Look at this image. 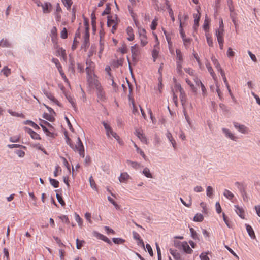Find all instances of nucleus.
<instances>
[{
    "instance_id": "nucleus-21",
    "label": "nucleus",
    "mask_w": 260,
    "mask_h": 260,
    "mask_svg": "<svg viewBox=\"0 0 260 260\" xmlns=\"http://www.w3.org/2000/svg\"><path fill=\"white\" fill-rule=\"evenodd\" d=\"M181 249L187 254H191L193 252L192 249L189 247L188 243L186 241H183Z\"/></svg>"
},
{
    "instance_id": "nucleus-20",
    "label": "nucleus",
    "mask_w": 260,
    "mask_h": 260,
    "mask_svg": "<svg viewBox=\"0 0 260 260\" xmlns=\"http://www.w3.org/2000/svg\"><path fill=\"white\" fill-rule=\"evenodd\" d=\"M41 6L42 8L44 13H49L52 10V5L49 2H46L43 4H41Z\"/></svg>"
},
{
    "instance_id": "nucleus-55",
    "label": "nucleus",
    "mask_w": 260,
    "mask_h": 260,
    "mask_svg": "<svg viewBox=\"0 0 260 260\" xmlns=\"http://www.w3.org/2000/svg\"><path fill=\"white\" fill-rule=\"evenodd\" d=\"M200 206L202 208V212L204 214H207L208 213V209L207 208L206 204L202 202L200 203Z\"/></svg>"
},
{
    "instance_id": "nucleus-30",
    "label": "nucleus",
    "mask_w": 260,
    "mask_h": 260,
    "mask_svg": "<svg viewBox=\"0 0 260 260\" xmlns=\"http://www.w3.org/2000/svg\"><path fill=\"white\" fill-rule=\"evenodd\" d=\"M246 228L250 237L252 239H254L255 238V235L252 228L248 224H246Z\"/></svg>"
},
{
    "instance_id": "nucleus-27",
    "label": "nucleus",
    "mask_w": 260,
    "mask_h": 260,
    "mask_svg": "<svg viewBox=\"0 0 260 260\" xmlns=\"http://www.w3.org/2000/svg\"><path fill=\"white\" fill-rule=\"evenodd\" d=\"M194 81L197 85L199 86L200 85L201 86L203 96H206L207 95V90L204 85L202 83V82L200 80L197 79H194Z\"/></svg>"
},
{
    "instance_id": "nucleus-19",
    "label": "nucleus",
    "mask_w": 260,
    "mask_h": 260,
    "mask_svg": "<svg viewBox=\"0 0 260 260\" xmlns=\"http://www.w3.org/2000/svg\"><path fill=\"white\" fill-rule=\"evenodd\" d=\"M126 33L127 36V39L129 41H132L135 39V35L133 29L128 26L126 29Z\"/></svg>"
},
{
    "instance_id": "nucleus-31",
    "label": "nucleus",
    "mask_w": 260,
    "mask_h": 260,
    "mask_svg": "<svg viewBox=\"0 0 260 260\" xmlns=\"http://www.w3.org/2000/svg\"><path fill=\"white\" fill-rule=\"evenodd\" d=\"M51 36L53 42L56 41L57 35V30L56 27L54 26L51 30Z\"/></svg>"
},
{
    "instance_id": "nucleus-32",
    "label": "nucleus",
    "mask_w": 260,
    "mask_h": 260,
    "mask_svg": "<svg viewBox=\"0 0 260 260\" xmlns=\"http://www.w3.org/2000/svg\"><path fill=\"white\" fill-rule=\"evenodd\" d=\"M223 195L230 200H232L234 197V194L231 191L226 189L224 190Z\"/></svg>"
},
{
    "instance_id": "nucleus-13",
    "label": "nucleus",
    "mask_w": 260,
    "mask_h": 260,
    "mask_svg": "<svg viewBox=\"0 0 260 260\" xmlns=\"http://www.w3.org/2000/svg\"><path fill=\"white\" fill-rule=\"evenodd\" d=\"M135 135L138 137V138L142 142L147 144V140L142 132V131L139 129H137L135 132Z\"/></svg>"
},
{
    "instance_id": "nucleus-64",
    "label": "nucleus",
    "mask_w": 260,
    "mask_h": 260,
    "mask_svg": "<svg viewBox=\"0 0 260 260\" xmlns=\"http://www.w3.org/2000/svg\"><path fill=\"white\" fill-rule=\"evenodd\" d=\"M183 242L176 241L174 242V246L178 249L181 250Z\"/></svg>"
},
{
    "instance_id": "nucleus-54",
    "label": "nucleus",
    "mask_w": 260,
    "mask_h": 260,
    "mask_svg": "<svg viewBox=\"0 0 260 260\" xmlns=\"http://www.w3.org/2000/svg\"><path fill=\"white\" fill-rule=\"evenodd\" d=\"M76 247L78 249H81L83 246V244L85 243V241L84 240H79L78 239H77L76 240Z\"/></svg>"
},
{
    "instance_id": "nucleus-29",
    "label": "nucleus",
    "mask_w": 260,
    "mask_h": 260,
    "mask_svg": "<svg viewBox=\"0 0 260 260\" xmlns=\"http://www.w3.org/2000/svg\"><path fill=\"white\" fill-rule=\"evenodd\" d=\"M166 136L167 138L169 139V141L172 144V146L174 149L176 148V143L175 140L173 139L172 134L170 132H168L166 134Z\"/></svg>"
},
{
    "instance_id": "nucleus-59",
    "label": "nucleus",
    "mask_w": 260,
    "mask_h": 260,
    "mask_svg": "<svg viewBox=\"0 0 260 260\" xmlns=\"http://www.w3.org/2000/svg\"><path fill=\"white\" fill-rule=\"evenodd\" d=\"M182 63L181 62H177V72L180 74H183V71L182 70Z\"/></svg>"
},
{
    "instance_id": "nucleus-47",
    "label": "nucleus",
    "mask_w": 260,
    "mask_h": 260,
    "mask_svg": "<svg viewBox=\"0 0 260 260\" xmlns=\"http://www.w3.org/2000/svg\"><path fill=\"white\" fill-rule=\"evenodd\" d=\"M89 182H90V186L91 187L95 190H97L98 189H97V187H96V184L92 177V176H90L89 177Z\"/></svg>"
},
{
    "instance_id": "nucleus-39",
    "label": "nucleus",
    "mask_w": 260,
    "mask_h": 260,
    "mask_svg": "<svg viewBox=\"0 0 260 260\" xmlns=\"http://www.w3.org/2000/svg\"><path fill=\"white\" fill-rule=\"evenodd\" d=\"M183 90V89L181 87V85L180 84H179V83H176L175 84V85H174V88L172 90V91L173 92V91H174L175 93H176L178 91H179V92H182Z\"/></svg>"
},
{
    "instance_id": "nucleus-8",
    "label": "nucleus",
    "mask_w": 260,
    "mask_h": 260,
    "mask_svg": "<svg viewBox=\"0 0 260 260\" xmlns=\"http://www.w3.org/2000/svg\"><path fill=\"white\" fill-rule=\"evenodd\" d=\"M132 56L134 61L137 62V57L140 54V48L138 44H135L131 48Z\"/></svg>"
},
{
    "instance_id": "nucleus-37",
    "label": "nucleus",
    "mask_w": 260,
    "mask_h": 260,
    "mask_svg": "<svg viewBox=\"0 0 260 260\" xmlns=\"http://www.w3.org/2000/svg\"><path fill=\"white\" fill-rule=\"evenodd\" d=\"M204 220V217L201 213H197L193 218V221L196 222H202Z\"/></svg>"
},
{
    "instance_id": "nucleus-61",
    "label": "nucleus",
    "mask_w": 260,
    "mask_h": 260,
    "mask_svg": "<svg viewBox=\"0 0 260 260\" xmlns=\"http://www.w3.org/2000/svg\"><path fill=\"white\" fill-rule=\"evenodd\" d=\"M61 38L64 39L68 37L67 30L66 28H64L61 31L60 33Z\"/></svg>"
},
{
    "instance_id": "nucleus-23",
    "label": "nucleus",
    "mask_w": 260,
    "mask_h": 260,
    "mask_svg": "<svg viewBox=\"0 0 260 260\" xmlns=\"http://www.w3.org/2000/svg\"><path fill=\"white\" fill-rule=\"evenodd\" d=\"M169 252L175 260H182L181 255L177 250L170 248Z\"/></svg>"
},
{
    "instance_id": "nucleus-36",
    "label": "nucleus",
    "mask_w": 260,
    "mask_h": 260,
    "mask_svg": "<svg viewBox=\"0 0 260 260\" xmlns=\"http://www.w3.org/2000/svg\"><path fill=\"white\" fill-rule=\"evenodd\" d=\"M142 173L147 178H153V176L150 172V171L148 168H145L143 170Z\"/></svg>"
},
{
    "instance_id": "nucleus-24",
    "label": "nucleus",
    "mask_w": 260,
    "mask_h": 260,
    "mask_svg": "<svg viewBox=\"0 0 260 260\" xmlns=\"http://www.w3.org/2000/svg\"><path fill=\"white\" fill-rule=\"evenodd\" d=\"M130 179V176L126 172L122 173L119 177V180L121 183H126Z\"/></svg>"
},
{
    "instance_id": "nucleus-9",
    "label": "nucleus",
    "mask_w": 260,
    "mask_h": 260,
    "mask_svg": "<svg viewBox=\"0 0 260 260\" xmlns=\"http://www.w3.org/2000/svg\"><path fill=\"white\" fill-rule=\"evenodd\" d=\"M103 124L106 130V135L108 138H110L112 136L113 138L117 137V134L114 131H113L110 125L105 122H103Z\"/></svg>"
},
{
    "instance_id": "nucleus-42",
    "label": "nucleus",
    "mask_w": 260,
    "mask_h": 260,
    "mask_svg": "<svg viewBox=\"0 0 260 260\" xmlns=\"http://www.w3.org/2000/svg\"><path fill=\"white\" fill-rule=\"evenodd\" d=\"M210 21L208 17L206 16L204 20L203 28L205 30H208L209 28Z\"/></svg>"
},
{
    "instance_id": "nucleus-3",
    "label": "nucleus",
    "mask_w": 260,
    "mask_h": 260,
    "mask_svg": "<svg viewBox=\"0 0 260 260\" xmlns=\"http://www.w3.org/2000/svg\"><path fill=\"white\" fill-rule=\"evenodd\" d=\"M138 33L139 39L140 42V45L142 47L145 46L148 43L146 30L143 28L138 27Z\"/></svg>"
},
{
    "instance_id": "nucleus-14",
    "label": "nucleus",
    "mask_w": 260,
    "mask_h": 260,
    "mask_svg": "<svg viewBox=\"0 0 260 260\" xmlns=\"http://www.w3.org/2000/svg\"><path fill=\"white\" fill-rule=\"evenodd\" d=\"M222 131L226 137L235 141L237 140L238 137L235 136L229 129L223 128Z\"/></svg>"
},
{
    "instance_id": "nucleus-1",
    "label": "nucleus",
    "mask_w": 260,
    "mask_h": 260,
    "mask_svg": "<svg viewBox=\"0 0 260 260\" xmlns=\"http://www.w3.org/2000/svg\"><path fill=\"white\" fill-rule=\"evenodd\" d=\"M87 82L89 86L94 90L102 86L95 74L87 75Z\"/></svg>"
},
{
    "instance_id": "nucleus-44",
    "label": "nucleus",
    "mask_w": 260,
    "mask_h": 260,
    "mask_svg": "<svg viewBox=\"0 0 260 260\" xmlns=\"http://www.w3.org/2000/svg\"><path fill=\"white\" fill-rule=\"evenodd\" d=\"M40 125V126L42 127L43 130L44 131V132L46 133V134L49 136V137H53V133L50 132L48 129L46 127V126L44 125L43 124H39Z\"/></svg>"
},
{
    "instance_id": "nucleus-25",
    "label": "nucleus",
    "mask_w": 260,
    "mask_h": 260,
    "mask_svg": "<svg viewBox=\"0 0 260 260\" xmlns=\"http://www.w3.org/2000/svg\"><path fill=\"white\" fill-rule=\"evenodd\" d=\"M211 60L212 61V62L215 66V67L216 68L217 70L221 73V72H223L224 71L221 68L220 64L219 62H218V60L214 57L212 56L211 57Z\"/></svg>"
},
{
    "instance_id": "nucleus-40",
    "label": "nucleus",
    "mask_w": 260,
    "mask_h": 260,
    "mask_svg": "<svg viewBox=\"0 0 260 260\" xmlns=\"http://www.w3.org/2000/svg\"><path fill=\"white\" fill-rule=\"evenodd\" d=\"M127 163L128 165L131 166L132 167L135 169H138L140 166L139 163L131 160H127Z\"/></svg>"
},
{
    "instance_id": "nucleus-12",
    "label": "nucleus",
    "mask_w": 260,
    "mask_h": 260,
    "mask_svg": "<svg viewBox=\"0 0 260 260\" xmlns=\"http://www.w3.org/2000/svg\"><path fill=\"white\" fill-rule=\"evenodd\" d=\"M56 55L61 57L63 60H66L67 59L66 50L58 46L56 47Z\"/></svg>"
},
{
    "instance_id": "nucleus-43",
    "label": "nucleus",
    "mask_w": 260,
    "mask_h": 260,
    "mask_svg": "<svg viewBox=\"0 0 260 260\" xmlns=\"http://www.w3.org/2000/svg\"><path fill=\"white\" fill-rule=\"evenodd\" d=\"M2 72H3V74L5 76L8 77L11 74V69H9L7 66H5L2 69Z\"/></svg>"
},
{
    "instance_id": "nucleus-18",
    "label": "nucleus",
    "mask_w": 260,
    "mask_h": 260,
    "mask_svg": "<svg viewBox=\"0 0 260 260\" xmlns=\"http://www.w3.org/2000/svg\"><path fill=\"white\" fill-rule=\"evenodd\" d=\"M235 185L239 189L240 191L242 194V196H243V200L245 201V198L246 197V192L245 191V187L244 186L243 184L241 183L237 182L235 183Z\"/></svg>"
},
{
    "instance_id": "nucleus-6",
    "label": "nucleus",
    "mask_w": 260,
    "mask_h": 260,
    "mask_svg": "<svg viewBox=\"0 0 260 260\" xmlns=\"http://www.w3.org/2000/svg\"><path fill=\"white\" fill-rule=\"evenodd\" d=\"M155 44L154 45L153 49L152 51V56L153 61L155 62L159 56V42L157 35H155Z\"/></svg>"
},
{
    "instance_id": "nucleus-38",
    "label": "nucleus",
    "mask_w": 260,
    "mask_h": 260,
    "mask_svg": "<svg viewBox=\"0 0 260 260\" xmlns=\"http://www.w3.org/2000/svg\"><path fill=\"white\" fill-rule=\"evenodd\" d=\"M0 46L2 47H9L10 46V43L8 40L3 39L0 41Z\"/></svg>"
},
{
    "instance_id": "nucleus-11",
    "label": "nucleus",
    "mask_w": 260,
    "mask_h": 260,
    "mask_svg": "<svg viewBox=\"0 0 260 260\" xmlns=\"http://www.w3.org/2000/svg\"><path fill=\"white\" fill-rule=\"evenodd\" d=\"M87 67L86 68V72L87 75L94 74V70L95 64L90 59H87L86 61Z\"/></svg>"
},
{
    "instance_id": "nucleus-17",
    "label": "nucleus",
    "mask_w": 260,
    "mask_h": 260,
    "mask_svg": "<svg viewBox=\"0 0 260 260\" xmlns=\"http://www.w3.org/2000/svg\"><path fill=\"white\" fill-rule=\"evenodd\" d=\"M25 130L27 133H28L30 135V137L33 139H35V140H40L41 139V137H40L38 133H37L36 132H35V131H34L33 130H32L31 129H30L28 127H25Z\"/></svg>"
},
{
    "instance_id": "nucleus-26",
    "label": "nucleus",
    "mask_w": 260,
    "mask_h": 260,
    "mask_svg": "<svg viewBox=\"0 0 260 260\" xmlns=\"http://www.w3.org/2000/svg\"><path fill=\"white\" fill-rule=\"evenodd\" d=\"M235 212L242 219L245 218V212L242 208L240 207L238 205H235Z\"/></svg>"
},
{
    "instance_id": "nucleus-10",
    "label": "nucleus",
    "mask_w": 260,
    "mask_h": 260,
    "mask_svg": "<svg viewBox=\"0 0 260 260\" xmlns=\"http://www.w3.org/2000/svg\"><path fill=\"white\" fill-rule=\"evenodd\" d=\"M234 127L240 133L243 134H247L249 132V128L243 124H241L238 122H233Z\"/></svg>"
},
{
    "instance_id": "nucleus-5",
    "label": "nucleus",
    "mask_w": 260,
    "mask_h": 260,
    "mask_svg": "<svg viewBox=\"0 0 260 260\" xmlns=\"http://www.w3.org/2000/svg\"><path fill=\"white\" fill-rule=\"evenodd\" d=\"M215 35L217 37L220 49H223L224 46V29H217Z\"/></svg>"
},
{
    "instance_id": "nucleus-63",
    "label": "nucleus",
    "mask_w": 260,
    "mask_h": 260,
    "mask_svg": "<svg viewBox=\"0 0 260 260\" xmlns=\"http://www.w3.org/2000/svg\"><path fill=\"white\" fill-rule=\"evenodd\" d=\"M20 137L19 136H15L10 138L11 142H18L20 140Z\"/></svg>"
},
{
    "instance_id": "nucleus-33",
    "label": "nucleus",
    "mask_w": 260,
    "mask_h": 260,
    "mask_svg": "<svg viewBox=\"0 0 260 260\" xmlns=\"http://www.w3.org/2000/svg\"><path fill=\"white\" fill-rule=\"evenodd\" d=\"M176 57H177V62H182L183 55H182V54L180 50L179 49H176Z\"/></svg>"
},
{
    "instance_id": "nucleus-53",
    "label": "nucleus",
    "mask_w": 260,
    "mask_h": 260,
    "mask_svg": "<svg viewBox=\"0 0 260 260\" xmlns=\"http://www.w3.org/2000/svg\"><path fill=\"white\" fill-rule=\"evenodd\" d=\"M50 184L55 188H57L59 186V182L54 179L49 178Z\"/></svg>"
},
{
    "instance_id": "nucleus-2",
    "label": "nucleus",
    "mask_w": 260,
    "mask_h": 260,
    "mask_svg": "<svg viewBox=\"0 0 260 260\" xmlns=\"http://www.w3.org/2000/svg\"><path fill=\"white\" fill-rule=\"evenodd\" d=\"M70 146L76 152H78L79 155L84 157L85 156L84 148L82 142L79 137H78L76 145H74L72 143H69Z\"/></svg>"
},
{
    "instance_id": "nucleus-60",
    "label": "nucleus",
    "mask_w": 260,
    "mask_h": 260,
    "mask_svg": "<svg viewBox=\"0 0 260 260\" xmlns=\"http://www.w3.org/2000/svg\"><path fill=\"white\" fill-rule=\"evenodd\" d=\"M56 198H57V199L58 202L61 205V206H64L66 204H65V202H64L63 200L62 199L61 196L60 194L57 193Z\"/></svg>"
},
{
    "instance_id": "nucleus-58",
    "label": "nucleus",
    "mask_w": 260,
    "mask_h": 260,
    "mask_svg": "<svg viewBox=\"0 0 260 260\" xmlns=\"http://www.w3.org/2000/svg\"><path fill=\"white\" fill-rule=\"evenodd\" d=\"M113 242L115 244H122L124 242V240L120 238H113Z\"/></svg>"
},
{
    "instance_id": "nucleus-15",
    "label": "nucleus",
    "mask_w": 260,
    "mask_h": 260,
    "mask_svg": "<svg viewBox=\"0 0 260 260\" xmlns=\"http://www.w3.org/2000/svg\"><path fill=\"white\" fill-rule=\"evenodd\" d=\"M164 34L166 36L167 41L168 43L169 47L170 48L172 46V38L173 36V34L172 32H167L164 28H162Z\"/></svg>"
},
{
    "instance_id": "nucleus-52",
    "label": "nucleus",
    "mask_w": 260,
    "mask_h": 260,
    "mask_svg": "<svg viewBox=\"0 0 260 260\" xmlns=\"http://www.w3.org/2000/svg\"><path fill=\"white\" fill-rule=\"evenodd\" d=\"M118 50L122 54H125L127 52V48L126 44H123L118 48Z\"/></svg>"
},
{
    "instance_id": "nucleus-51",
    "label": "nucleus",
    "mask_w": 260,
    "mask_h": 260,
    "mask_svg": "<svg viewBox=\"0 0 260 260\" xmlns=\"http://www.w3.org/2000/svg\"><path fill=\"white\" fill-rule=\"evenodd\" d=\"M183 41L184 45L185 47H188V46L190 44L191 39L189 38H186L185 37L184 38H182Z\"/></svg>"
},
{
    "instance_id": "nucleus-46",
    "label": "nucleus",
    "mask_w": 260,
    "mask_h": 260,
    "mask_svg": "<svg viewBox=\"0 0 260 260\" xmlns=\"http://www.w3.org/2000/svg\"><path fill=\"white\" fill-rule=\"evenodd\" d=\"M107 199L108 200L114 205V206L117 210H119L120 209V206L118 205L112 198H111L110 197H108Z\"/></svg>"
},
{
    "instance_id": "nucleus-7",
    "label": "nucleus",
    "mask_w": 260,
    "mask_h": 260,
    "mask_svg": "<svg viewBox=\"0 0 260 260\" xmlns=\"http://www.w3.org/2000/svg\"><path fill=\"white\" fill-rule=\"evenodd\" d=\"M95 90L98 101L105 102L107 100L106 94L102 86L97 88Z\"/></svg>"
},
{
    "instance_id": "nucleus-50",
    "label": "nucleus",
    "mask_w": 260,
    "mask_h": 260,
    "mask_svg": "<svg viewBox=\"0 0 260 260\" xmlns=\"http://www.w3.org/2000/svg\"><path fill=\"white\" fill-rule=\"evenodd\" d=\"M183 26H184V23L181 22V23L179 25V31H180V34L182 38H184L185 37H186L185 32L183 29Z\"/></svg>"
},
{
    "instance_id": "nucleus-35",
    "label": "nucleus",
    "mask_w": 260,
    "mask_h": 260,
    "mask_svg": "<svg viewBox=\"0 0 260 260\" xmlns=\"http://www.w3.org/2000/svg\"><path fill=\"white\" fill-rule=\"evenodd\" d=\"M214 190L212 187L208 186L206 189V194L207 196L211 198H213Z\"/></svg>"
},
{
    "instance_id": "nucleus-57",
    "label": "nucleus",
    "mask_w": 260,
    "mask_h": 260,
    "mask_svg": "<svg viewBox=\"0 0 260 260\" xmlns=\"http://www.w3.org/2000/svg\"><path fill=\"white\" fill-rule=\"evenodd\" d=\"M61 172V169L58 166L55 167V171H54V176L55 177H57Z\"/></svg>"
},
{
    "instance_id": "nucleus-22",
    "label": "nucleus",
    "mask_w": 260,
    "mask_h": 260,
    "mask_svg": "<svg viewBox=\"0 0 260 260\" xmlns=\"http://www.w3.org/2000/svg\"><path fill=\"white\" fill-rule=\"evenodd\" d=\"M206 68L208 69V72L210 74L211 76L213 78V80H214V82H217V77L214 72L211 64L209 62H207L206 63Z\"/></svg>"
},
{
    "instance_id": "nucleus-16",
    "label": "nucleus",
    "mask_w": 260,
    "mask_h": 260,
    "mask_svg": "<svg viewBox=\"0 0 260 260\" xmlns=\"http://www.w3.org/2000/svg\"><path fill=\"white\" fill-rule=\"evenodd\" d=\"M44 94L46 97H47L52 103L58 105V106H61L60 103L58 101L54 96L52 93L50 92L45 91L44 92Z\"/></svg>"
},
{
    "instance_id": "nucleus-56",
    "label": "nucleus",
    "mask_w": 260,
    "mask_h": 260,
    "mask_svg": "<svg viewBox=\"0 0 260 260\" xmlns=\"http://www.w3.org/2000/svg\"><path fill=\"white\" fill-rule=\"evenodd\" d=\"M104 48V41L100 40V50L99 52V57H101V55L103 51Z\"/></svg>"
},
{
    "instance_id": "nucleus-49",
    "label": "nucleus",
    "mask_w": 260,
    "mask_h": 260,
    "mask_svg": "<svg viewBox=\"0 0 260 260\" xmlns=\"http://www.w3.org/2000/svg\"><path fill=\"white\" fill-rule=\"evenodd\" d=\"M158 19L157 18H155L152 23H151V29L153 30H154L156 29V27L158 25Z\"/></svg>"
},
{
    "instance_id": "nucleus-34",
    "label": "nucleus",
    "mask_w": 260,
    "mask_h": 260,
    "mask_svg": "<svg viewBox=\"0 0 260 260\" xmlns=\"http://www.w3.org/2000/svg\"><path fill=\"white\" fill-rule=\"evenodd\" d=\"M24 124H29L36 130L40 129L39 126L37 124H36L35 122H34L33 121H30V120H26V121H24Z\"/></svg>"
},
{
    "instance_id": "nucleus-48",
    "label": "nucleus",
    "mask_w": 260,
    "mask_h": 260,
    "mask_svg": "<svg viewBox=\"0 0 260 260\" xmlns=\"http://www.w3.org/2000/svg\"><path fill=\"white\" fill-rule=\"evenodd\" d=\"M185 81L187 83V84L190 86L191 90L193 92L196 93L197 92V89L194 86V85L191 83V82L188 78L185 79Z\"/></svg>"
},
{
    "instance_id": "nucleus-62",
    "label": "nucleus",
    "mask_w": 260,
    "mask_h": 260,
    "mask_svg": "<svg viewBox=\"0 0 260 260\" xmlns=\"http://www.w3.org/2000/svg\"><path fill=\"white\" fill-rule=\"evenodd\" d=\"M207 42L208 45L210 47L213 46V42L212 38L209 35H206Z\"/></svg>"
},
{
    "instance_id": "nucleus-28",
    "label": "nucleus",
    "mask_w": 260,
    "mask_h": 260,
    "mask_svg": "<svg viewBox=\"0 0 260 260\" xmlns=\"http://www.w3.org/2000/svg\"><path fill=\"white\" fill-rule=\"evenodd\" d=\"M64 95L66 98L68 99L69 102L71 104L72 107L74 108V109H76V103L74 101L73 97L68 93H64Z\"/></svg>"
},
{
    "instance_id": "nucleus-45",
    "label": "nucleus",
    "mask_w": 260,
    "mask_h": 260,
    "mask_svg": "<svg viewBox=\"0 0 260 260\" xmlns=\"http://www.w3.org/2000/svg\"><path fill=\"white\" fill-rule=\"evenodd\" d=\"M62 2L67 9H70L73 4L72 0H62Z\"/></svg>"
},
{
    "instance_id": "nucleus-41",
    "label": "nucleus",
    "mask_w": 260,
    "mask_h": 260,
    "mask_svg": "<svg viewBox=\"0 0 260 260\" xmlns=\"http://www.w3.org/2000/svg\"><path fill=\"white\" fill-rule=\"evenodd\" d=\"M222 217L223 218V220H224L225 223L226 224V225L230 228H232V223H231V221L229 219V218L226 216L224 213H222Z\"/></svg>"
},
{
    "instance_id": "nucleus-4",
    "label": "nucleus",
    "mask_w": 260,
    "mask_h": 260,
    "mask_svg": "<svg viewBox=\"0 0 260 260\" xmlns=\"http://www.w3.org/2000/svg\"><path fill=\"white\" fill-rule=\"evenodd\" d=\"M118 22L116 15L108 17L107 26L109 27H112L111 32L114 33L116 30Z\"/></svg>"
}]
</instances>
